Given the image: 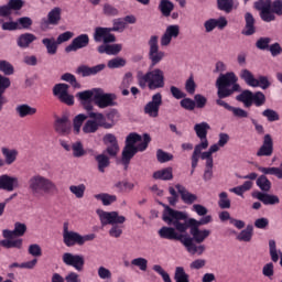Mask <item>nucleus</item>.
Returning a JSON list of instances; mask_svg holds the SVG:
<instances>
[{"label": "nucleus", "instance_id": "26", "mask_svg": "<svg viewBox=\"0 0 282 282\" xmlns=\"http://www.w3.org/2000/svg\"><path fill=\"white\" fill-rule=\"evenodd\" d=\"M245 21L246 25L245 29L241 31V34H243V36H252V34L257 32V29L254 28V17L252 15V13L247 12L245 14Z\"/></svg>", "mask_w": 282, "mask_h": 282}, {"label": "nucleus", "instance_id": "45", "mask_svg": "<svg viewBox=\"0 0 282 282\" xmlns=\"http://www.w3.org/2000/svg\"><path fill=\"white\" fill-rule=\"evenodd\" d=\"M100 127L99 121L96 120H88L83 127L84 133H96Z\"/></svg>", "mask_w": 282, "mask_h": 282}, {"label": "nucleus", "instance_id": "32", "mask_svg": "<svg viewBox=\"0 0 282 282\" xmlns=\"http://www.w3.org/2000/svg\"><path fill=\"white\" fill-rule=\"evenodd\" d=\"M238 102H242L245 107L250 108L252 106V91L242 90L239 95L236 96Z\"/></svg>", "mask_w": 282, "mask_h": 282}, {"label": "nucleus", "instance_id": "40", "mask_svg": "<svg viewBox=\"0 0 282 282\" xmlns=\"http://www.w3.org/2000/svg\"><path fill=\"white\" fill-rule=\"evenodd\" d=\"M252 225H248L246 229L241 230L240 234L237 236L238 241H252Z\"/></svg>", "mask_w": 282, "mask_h": 282}, {"label": "nucleus", "instance_id": "54", "mask_svg": "<svg viewBox=\"0 0 282 282\" xmlns=\"http://www.w3.org/2000/svg\"><path fill=\"white\" fill-rule=\"evenodd\" d=\"M87 119V116L84 113H79L77 115L74 120H73V127H74V131L76 133H80V127H83V122H85Z\"/></svg>", "mask_w": 282, "mask_h": 282}, {"label": "nucleus", "instance_id": "13", "mask_svg": "<svg viewBox=\"0 0 282 282\" xmlns=\"http://www.w3.org/2000/svg\"><path fill=\"white\" fill-rule=\"evenodd\" d=\"M194 131L197 138L200 140V143L196 144L195 148L198 149H208V131H210V124L208 122H200L194 126Z\"/></svg>", "mask_w": 282, "mask_h": 282}, {"label": "nucleus", "instance_id": "23", "mask_svg": "<svg viewBox=\"0 0 282 282\" xmlns=\"http://www.w3.org/2000/svg\"><path fill=\"white\" fill-rule=\"evenodd\" d=\"M252 197L262 202L264 206H276V204L281 203L279 196L274 194H268V192H256Z\"/></svg>", "mask_w": 282, "mask_h": 282}, {"label": "nucleus", "instance_id": "35", "mask_svg": "<svg viewBox=\"0 0 282 282\" xmlns=\"http://www.w3.org/2000/svg\"><path fill=\"white\" fill-rule=\"evenodd\" d=\"M239 76L241 80L246 83V85H248L249 87H254V83H257V78H254V75L248 68H243L242 70H240Z\"/></svg>", "mask_w": 282, "mask_h": 282}, {"label": "nucleus", "instance_id": "50", "mask_svg": "<svg viewBox=\"0 0 282 282\" xmlns=\"http://www.w3.org/2000/svg\"><path fill=\"white\" fill-rule=\"evenodd\" d=\"M175 9L173 2H163L159 4V10L164 17H171V13Z\"/></svg>", "mask_w": 282, "mask_h": 282}, {"label": "nucleus", "instance_id": "6", "mask_svg": "<svg viewBox=\"0 0 282 282\" xmlns=\"http://www.w3.org/2000/svg\"><path fill=\"white\" fill-rule=\"evenodd\" d=\"M218 98H229L235 91H241V86L237 84V75L235 73L220 74L216 80Z\"/></svg>", "mask_w": 282, "mask_h": 282}, {"label": "nucleus", "instance_id": "2", "mask_svg": "<svg viewBox=\"0 0 282 282\" xmlns=\"http://www.w3.org/2000/svg\"><path fill=\"white\" fill-rule=\"evenodd\" d=\"M102 140L106 150H104L101 154L95 156L99 173H105V169H108L109 164H111L109 158H118V153H120V145L118 144L116 134L107 133Z\"/></svg>", "mask_w": 282, "mask_h": 282}, {"label": "nucleus", "instance_id": "37", "mask_svg": "<svg viewBox=\"0 0 282 282\" xmlns=\"http://www.w3.org/2000/svg\"><path fill=\"white\" fill-rule=\"evenodd\" d=\"M217 8L227 14L232 12V8H235V0H217Z\"/></svg>", "mask_w": 282, "mask_h": 282}, {"label": "nucleus", "instance_id": "39", "mask_svg": "<svg viewBox=\"0 0 282 282\" xmlns=\"http://www.w3.org/2000/svg\"><path fill=\"white\" fill-rule=\"evenodd\" d=\"M89 118L97 120V122H99V127H104V129H111V127H113V123L106 122L105 115L100 112H89Z\"/></svg>", "mask_w": 282, "mask_h": 282}, {"label": "nucleus", "instance_id": "58", "mask_svg": "<svg viewBox=\"0 0 282 282\" xmlns=\"http://www.w3.org/2000/svg\"><path fill=\"white\" fill-rule=\"evenodd\" d=\"M270 79H268V76H259L258 79H256V83L253 84V87H260L261 89H268L270 88Z\"/></svg>", "mask_w": 282, "mask_h": 282}, {"label": "nucleus", "instance_id": "61", "mask_svg": "<svg viewBox=\"0 0 282 282\" xmlns=\"http://www.w3.org/2000/svg\"><path fill=\"white\" fill-rule=\"evenodd\" d=\"M194 102L197 109H204L208 102V99L204 95L197 94L194 96Z\"/></svg>", "mask_w": 282, "mask_h": 282}, {"label": "nucleus", "instance_id": "47", "mask_svg": "<svg viewBox=\"0 0 282 282\" xmlns=\"http://www.w3.org/2000/svg\"><path fill=\"white\" fill-rule=\"evenodd\" d=\"M85 184H79V185H70L69 191L77 197V199H83L85 197V191H86Z\"/></svg>", "mask_w": 282, "mask_h": 282}, {"label": "nucleus", "instance_id": "46", "mask_svg": "<svg viewBox=\"0 0 282 282\" xmlns=\"http://www.w3.org/2000/svg\"><path fill=\"white\" fill-rule=\"evenodd\" d=\"M96 90H98V88L84 90V91L77 93L76 96L78 97L80 102H87V101H90L91 98H94V96H96Z\"/></svg>", "mask_w": 282, "mask_h": 282}, {"label": "nucleus", "instance_id": "21", "mask_svg": "<svg viewBox=\"0 0 282 282\" xmlns=\"http://www.w3.org/2000/svg\"><path fill=\"white\" fill-rule=\"evenodd\" d=\"M105 67H107V65L105 64H99L93 67H89L87 65H80L77 67L76 74H78L83 78H87V76H96V74H100V72H102Z\"/></svg>", "mask_w": 282, "mask_h": 282}, {"label": "nucleus", "instance_id": "42", "mask_svg": "<svg viewBox=\"0 0 282 282\" xmlns=\"http://www.w3.org/2000/svg\"><path fill=\"white\" fill-rule=\"evenodd\" d=\"M188 273H186V271L183 269V267H176L175 269V273H174V281L176 282H191V280H188Z\"/></svg>", "mask_w": 282, "mask_h": 282}, {"label": "nucleus", "instance_id": "20", "mask_svg": "<svg viewBox=\"0 0 282 282\" xmlns=\"http://www.w3.org/2000/svg\"><path fill=\"white\" fill-rule=\"evenodd\" d=\"M14 188H19V178L8 174L0 175V191L12 193Z\"/></svg>", "mask_w": 282, "mask_h": 282}, {"label": "nucleus", "instance_id": "62", "mask_svg": "<svg viewBox=\"0 0 282 282\" xmlns=\"http://www.w3.org/2000/svg\"><path fill=\"white\" fill-rule=\"evenodd\" d=\"M219 197H220L218 202L219 208H223V209L230 208V200L228 199V193L221 192L219 194Z\"/></svg>", "mask_w": 282, "mask_h": 282}, {"label": "nucleus", "instance_id": "16", "mask_svg": "<svg viewBox=\"0 0 282 282\" xmlns=\"http://www.w3.org/2000/svg\"><path fill=\"white\" fill-rule=\"evenodd\" d=\"M54 131L57 132L58 135H69L72 133V121L67 115H63L62 117H56L54 121Z\"/></svg>", "mask_w": 282, "mask_h": 282}, {"label": "nucleus", "instance_id": "64", "mask_svg": "<svg viewBox=\"0 0 282 282\" xmlns=\"http://www.w3.org/2000/svg\"><path fill=\"white\" fill-rule=\"evenodd\" d=\"M271 12L278 14V17H282V0H275L271 3Z\"/></svg>", "mask_w": 282, "mask_h": 282}, {"label": "nucleus", "instance_id": "49", "mask_svg": "<svg viewBox=\"0 0 282 282\" xmlns=\"http://www.w3.org/2000/svg\"><path fill=\"white\" fill-rule=\"evenodd\" d=\"M61 80H64L65 83H69L74 89H80V84L78 80H76V76H74L72 73H65L62 75Z\"/></svg>", "mask_w": 282, "mask_h": 282}, {"label": "nucleus", "instance_id": "48", "mask_svg": "<svg viewBox=\"0 0 282 282\" xmlns=\"http://www.w3.org/2000/svg\"><path fill=\"white\" fill-rule=\"evenodd\" d=\"M69 91V85L67 84H56L53 87V96L59 99V97L65 96V93Z\"/></svg>", "mask_w": 282, "mask_h": 282}, {"label": "nucleus", "instance_id": "29", "mask_svg": "<svg viewBox=\"0 0 282 282\" xmlns=\"http://www.w3.org/2000/svg\"><path fill=\"white\" fill-rule=\"evenodd\" d=\"M36 41V35L32 33H23L18 37V45L25 50L26 47H30L31 43H34Z\"/></svg>", "mask_w": 282, "mask_h": 282}, {"label": "nucleus", "instance_id": "27", "mask_svg": "<svg viewBox=\"0 0 282 282\" xmlns=\"http://www.w3.org/2000/svg\"><path fill=\"white\" fill-rule=\"evenodd\" d=\"M153 180H162L163 182H169L173 180V167L169 166L162 170H159L153 173Z\"/></svg>", "mask_w": 282, "mask_h": 282}, {"label": "nucleus", "instance_id": "8", "mask_svg": "<svg viewBox=\"0 0 282 282\" xmlns=\"http://www.w3.org/2000/svg\"><path fill=\"white\" fill-rule=\"evenodd\" d=\"M151 142V135L149 133L143 134V142L139 143L137 147L124 145L121 153V162L124 166V171L129 169V164H131V160L135 158L138 151H147L149 143Z\"/></svg>", "mask_w": 282, "mask_h": 282}, {"label": "nucleus", "instance_id": "1", "mask_svg": "<svg viewBox=\"0 0 282 282\" xmlns=\"http://www.w3.org/2000/svg\"><path fill=\"white\" fill-rule=\"evenodd\" d=\"M160 206H163V215L162 220L167 224V226H175L177 232H189L194 230H199V226H206V224H210L213 221V216L207 215L200 218L199 220L195 218H188V215L184 212L176 210L171 208V206L159 203Z\"/></svg>", "mask_w": 282, "mask_h": 282}, {"label": "nucleus", "instance_id": "60", "mask_svg": "<svg viewBox=\"0 0 282 282\" xmlns=\"http://www.w3.org/2000/svg\"><path fill=\"white\" fill-rule=\"evenodd\" d=\"M180 105L183 109H186V111H195V100L191 98H183Z\"/></svg>", "mask_w": 282, "mask_h": 282}, {"label": "nucleus", "instance_id": "10", "mask_svg": "<svg viewBox=\"0 0 282 282\" xmlns=\"http://www.w3.org/2000/svg\"><path fill=\"white\" fill-rule=\"evenodd\" d=\"M186 232L177 231V227H162L159 230V236L161 239H169L170 241H181L183 246H188L191 243V239H184Z\"/></svg>", "mask_w": 282, "mask_h": 282}, {"label": "nucleus", "instance_id": "15", "mask_svg": "<svg viewBox=\"0 0 282 282\" xmlns=\"http://www.w3.org/2000/svg\"><path fill=\"white\" fill-rule=\"evenodd\" d=\"M62 261L63 263H65V265H70L72 268H75L77 272H83V269L85 268V257H83L82 254L65 252L62 256Z\"/></svg>", "mask_w": 282, "mask_h": 282}, {"label": "nucleus", "instance_id": "11", "mask_svg": "<svg viewBox=\"0 0 282 282\" xmlns=\"http://www.w3.org/2000/svg\"><path fill=\"white\" fill-rule=\"evenodd\" d=\"M116 94H105L102 88H97L96 94L94 95V102L99 109H107V107H116Z\"/></svg>", "mask_w": 282, "mask_h": 282}, {"label": "nucleus", "instance_id": "14", "mask_svg": "<svg viewBox=\"0 0 282 282\" xmlns=\"http://www.w3.org/2000/svg\"><path fill=\"white\" fill-rule=\"evenodd\" d=\"M160 107H162V93H156L152 96V100L144 106L143 111L150 118H158L160 116Z\"/></svg>", "mask_w": 282, "mask_h": 282}, {"label": "nucleus", "instance_id": "30", "mask_svg": "<svg viewBox=\"0 0 282 282\" xmlns=\"http://www.w3.org/2000/svg\"><path fill=\"white\" fill-rule=\"evenodd\" d=\"M1 152L4 158L6 164L10 165L17 162V156L19 155V151L17 149L2 148Z\"/></svg>", "mask_w": 282, "mask_h": 282}, {"label": "nucleus", "instance_id": "17", "mask_svg": "<svg viewBox=\"0 0 282 282\" xmlns=\"http://www.w3.org/2000/svg\"><path fill=\"white\" fill-rule=\"evenodd\" d=\"M272 153H274V141L272 140V135L265 134L263 143L257 151L256 155L258 158H270Z\"/></svg>", "mask_w": 282, "mask_h": 282}, {"label": "nucleus", "instance_id": "4", "mask_svg": "<svg viewBox=\"0 0 282 282\" xmlns=\"http://www.w3.org/2000/svg\"><path fill=\"white\" fill-rule=\"evenodd\" d=\"M101 226H112L109 229L110 237L118 239L122 237V227L119 224H124L127 217L120 216L118 212H105L102 209L96 210Z\"/></svg>", "mask_w": 282, "mask_h": 282}, {"label": "nucleus", "instance_id": "18", "mask_svg": "<svg viewBox=\"0 0 282 282\" xmlns=\"http://www.w3.org/2000/svg\"><path fill=\"white\" fill-rule=\"evenodd\" d=\"M89 45V35L80 34L73 39L72 43L65 47V52H78V50H83Z\"/></svg>", "mask_w": 282, "mask_h": 282}, {"label": "nucleus", "instance_id": "12", "mask_svg": "<svg viewBox=\"0 0 282 282\" xmlns=\"http://www.w3.org/2000/svg\"><path fill=\"white\" fill-rule=\"evenodd\" d=\"M96 239V234H89L82 236L76 231H70L66 236L63 237V242L67 248H72L74 246H85L86 241H94Z\"/></svg>", "mask_w": 282, "mask_h": 282}, {"label": "nucleus", "instance_id": "24", "mask_svg": "<svg viewBox=\"0 0 282 282\" xmlns=\"http://www.w3.org/2000/svg\"><path fill=\"white\" fill-rule=\"evenodd\" d=\"M175 188H176L177 193L180 194L181 199L184 204H187L188 206H191L192 204H195V202L197 200V195L188 192L184 187V185L176 184Z\"/></svg>", "mask_w": 282, "mask_h": 282}, {"label": "nucleus", "instance_id": "56", "mask_svg": "<svg viewBox=\"0 0 282 282\" xmlns=\"http://www.w3.org/2000/svg\"><path fill=\"white\" fill-rule=\"evenodd\" d=\"M254 8L256 10H260L261 12L272 10V0H259L254 2Z\"/></svg>", "mask_w": 282, "mask_h": 282}, {"label": "nucleus", "instance_id": "44", "mask_svg": "<svg viewBox=\"0 0 282 282\" xmlns=\"http://www.w3.org/2000/svg\"><path fill=\"white\" fill-rule=\"evenodd\" d=\"M258 171L263 175H275L278 180H282V170L280 167H259Z\"/></svg>", "mask_w": 282, "mask_h": 282}, {"label": "nucleus", "instance_id": "3", "mask_svg": "<svg viewBox=\"0 0 282 282\" xmlns=\"http://www.w3.org/2000/svg\"><path fill=\"white\" fill-rule=\"evenodd\" d=\"M28 186L33 197H41V195H54V193H58V186H56V183L43 174H33L30 176Z\"/></svg>", "mask_w": 282, "mask_h": 282}, {"label": "nucleus", "instance_id": "43", "mask_svg": "<svg viewBox=\"0 0 282 282\" xmlns=\"http://www.w3.org/2000/svg\"><path fill=\"white\" fill-rule=\"evenodd\" d=\"M251 105L256 107H263L265 105V94L261 91L252 93Z\"/></svg>", "mask_w": 282, "mask_h": 282}, {"label": "nucleus", "instance_id": "9", "mask_svg": "<svg viewBox=\"0 0 282 282\" xmlns=\"http://www.w3.org/2000/svg\"><path fill=\"white\" fill-rule=\"evenodd\" d=\"M158 39V35H152L148 42V45L150 47L148 53L149 61L151 62L150 69H153L155 65L162 63V61H164V56H166L164 52L160 51Z\"/></svg>", "mask_w": 282, "mask_h": 282}, {"label": "nucleus", "instance_id": "34", "mask_svg": "<svg viewBox=\"0 0 282 282\" xmlns=\"http://www.w3.org/2000/svg\"><path fill=\"white\" fill-rule=\"evenodd\" d=\"M257 186L262 191V193H270L272 189V182L268 180L265 174L260 175L256 181Z\"/></svg>", "mask_w": 282, "mask_h": 282}, {"label": "nucleus", "instance_id": "5", "mask_svg": "<svg viewBox=\"0 0 282 282\" xmlns=\"http://www.w3.org/2000/svg\"><path fill=\"white\" fill-rule=\"evenodd\" d=\"M138 85L141 89H150L154 91L155 89H164V70L155 68L149 70L145 74L138 72L137 74Z\"/></svg>", "mask_w": 282, "mask_h": 282}, {"label": "nucleus", "instance_id": "41", "mask_svg": "<svg viewBox=\"0 0 282 282\" xmlns=\"http://www.w3.org/2000/svg\"><path fill=\"white\" fill-rule=\"evenodd\" d=\"M43 45H45L46 50H47V54H56V51L58 50V44L56 42V40L54 39H43L42 40Z\"/></svg>", "mask_w": 282, "mask_h": 282}, {"label": "nucleus", "instance_id": "38", "mask_svg": "<svg viewBox=\"0 0 282 282\" xmlns=\"http://www.w3.org/2000/svg\"><path fill=\"white\" fill-rule=\"evenodd\" d=\"M95 199H99L104 204V206H111V204H113V202H116L118 197H116V195L101 193V194H96Z\"/></svg>", "mask_w": 282, "mask_h": 282}, {"label": "nucleus", "instance_id": "52", "mask_svg": "<svg viewBox=\"0 0 282 282\" xmlns=\"http://www.w3.org/2000/svg\"><path fill=\"white\" fill-rule=\"evenodd\" d=\"M0 72H2L4 76H12V74H14V66H12L10 62L2 59L0 61Z\"/></svg>", "mask_w": 282, "mask_h": 282}, {"label": "nucleus", "instance_id": "36", "mask_svg": "<svg viewBox=\"0 0 282 282\" xmlns=\"http://www.w3.org/2000/svg\"><path fill=\"white\" fill-rule=\"evenodd\" d=\"M109 32H111V29L110 28H102V26H97L95 29V32H94V41L96 43H101V41L105 40V37L107 36V34H109Z\"/></svg>", "mask_w": 282, "mask_h": 282}, {"label": "nucleus", "instance_id": "33", "mask_svg": "<svg viewBox=\"0 0 282 282\" xmlns=\"http://www.w3.org/2000/svg\"><path fill=\"white\" fill-rule=\"evenodd\" d=\"M0 245L2 248H18V250H21V248H23V239L6 238L4 240L0 241Z\"/></svg>", "mask_w": 282, "mask_h": 282}, {"label": "nucleus", "instance_id": "57", "mask_svg": "<svg viewBox=\"0 0 282 282\" xmlns=\"http://www.w3.org/2000/svg\"><path fill=\"white\" fill-rule=\"evenodd\" d=\"M156 160L160 162V164H164V162H171V160H173V154L159 149L156 151Z\"/></svg>", "mask_w": 282, "mask_h": 282}, {"label": "nucleus", "instance_id": "55", "mask_svg": "<svg viewBox=\"0 0 282 282\" xmlns=\"http://www.w3.org/2000/svg\"><path fill=\"white\" fill-rule=\"evenodd\" d=\"M138 142H142V135H140L135 132H131L126 138V147H137L135 143H138Z\"/></svg>", "mask_w": 282, "mask_h": 282}, {"label": "nucleus", "instance_id": "59", "mask_svg": "<svg viewBox=\"0 0 282 282\" xmlns=\"http://www.w3.org/2000/svg\"><path fill=\"white\" fill-rule=\"evenodd\" d=\"M262 116L268 119L269 122H276V120H279V112H276L275 110H272L270 108L265 109L262 112Z\"/></svg>", "mask_w": 282, "mask_h": 282}, {"label": "nucleus", "instance_id": "51", "mask_svg": "<svg viewBox=\"0 0 282 282\" xmlns=\"http://www.w3.org/2000/svg\"><path fill=\"white\" fill-rule=\"evenodd\" d=\"M107 65L109 69H118L119 67H124V65H127V59L122 57H115L109 59Z\"/></svg>", "mask_w": 282, "mask_h": 282}, {"label": "nucleus", "instance_id": "28", "mask_svg": "<svg viewBox=\"0 0 282 282\" xmlns=\"http://www.w3.org/2000/svg\"><path fill=\"white\" fill-rule=\"evenodd\" d=\"M15 111L20 118H28V116H34L36 113V108L28 104H22L17 106Z\"/></svg>", "mask_w": 282, "mask_h": 282}, {"label": "nucleus", "instance_id": "53", "mask_svg": "<svg viewBox=\"0 0 282 282\" xmlns=\"http://www.w3.org/2000/svg\"><path fill=\"white\" fill-rule=\"evenodd\" d=\"M73 156L74 158H83L85 155V148L83 147V142L76 141L72 144Z\"/></svg>", "mask_w": 282, "mask_h": 282}, {"label": "nucleus", "instance_id": "25", "mask_svg": "<svg viewBox=\"0 0 282 282\" xmlns=\"http://www.w3.org/2000/svg\"><path fill=\"white\" fill-rule=\"evenodd\" d=\"M12 85L10 79L3 75H0V111H3V107L8 105V97L4 96L6 89Z\"/></svg>", "mask_w": 282, "mask_h": 282}, {"label": "nucleus", "instance_id": "63", "mask_svg": "<svg viewBox=\"0 0 282 282\" xmlns=\"http://www.w3.org/2000/svg\"><path fill=\"white\" fill-rule=\"evenodd\" d=\"M153 270H154V272H158V274H160L162 276L164 282H173L171 280V275H169V273L162 269V265L154 264Z\"/></svg>", "mask_w": 282, "mask_h": 282}, {"label": "nucleus", "instance_id": "31", "mask_svg": "<svg viewBox=\"0 0 282 282\" xmlns=\"http://www.w3.org/2000/svg\"><path fill=\"white\" fill-rule=\"evenodd\" d=\"M63 10L61 7L53 8L47 14V23L48 25H58L61 23V13Z\"/></svg>", "mask_w": 282, "mask_h": 282}, {"label": "nucleus", "instance_id": "7", "mask_svg": "<svg viewBox=\"0 0 282 282\" xmlns=\"http://www.w3.org/2000/svg\"><path fill=\"white\" fill-rule=\"evenodd\" d=\"M189 235H192V237ZM189 235L186 231V234L184 236V239H189V245L184 246L186 248L187 252H189V254H198V256L204 254V252L206 251V246H204V245L197 246L195 243H204V241H206V239H208V237H210V230L194 229L193 231H189Z\"/></svg>", "mask_w": 282, "mask_h": 282}, {"label": "nucleus", "instance_id": "22", "mask_svg": "<svg viewBox=\"0 0 282 282\" xmlns=\"http://www.w3.org/2000/svg\"><path fill=\"white\" fill-rule=\"evenodd\" d=\"M28 231V226L23 223H15L14 224V229H3L2 230V237L4 239H14V237H23L25 232Z\"/></svg>", "mask_w": 282, "mask_h": 282}, {"label": "nucleus", "instance_id": "19", "mask_svg": "<svg viewBox=\"0 0 282 282\" xmlns=\"http://www.w3.org/2000/svg\"><path fill=\"white\" fill-rule=\"evenodd\" d=\"M178 36H180V25L177 24L169 25L161 37V46L167 47V45H171V41H173V39H177Z\"/></svg>", "mask_w": 282, "mask_h": 282}]
</instances>
